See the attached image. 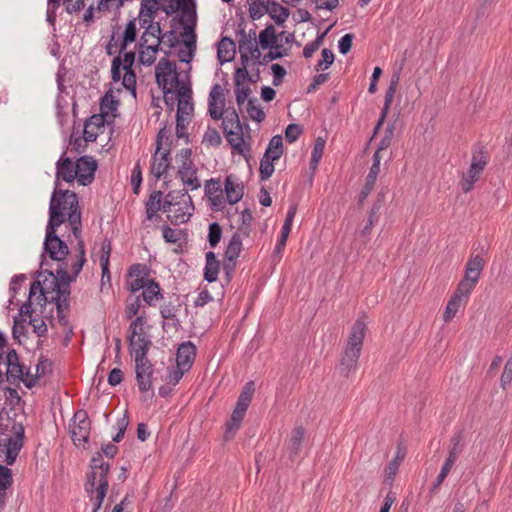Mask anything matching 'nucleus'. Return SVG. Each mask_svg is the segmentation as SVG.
<instances>
[{
  "label": "nucleus",
  "mask_w": 512,
  "mask_h": 512,
  "mask_svg": "<svg viewBox=\"0 0 512 512\" xmlns=\"http://www.w3.org/2000/svg\"><path fill=\"white\" fill-rule=\"evenodd\" d=\"M62 274L60 268L57 270V275L51 271H44L38 275V280L34 281L29 290V298L26 303L20 307V314L29 318V324L33 328V332L38 337H43L47 334L48 328L45 320L39 318L36 310L32 308L34 298L43 299L45 304H54L57 310V319L60 325L66 326L68 324V313L70 310V285L73 281L67 283V295L62 294Z\"/></svg>",
  "instance_id": "nucleus-1"
},
{
  "label": "nucleus",
  "mask_w": 512,
  "mask_h": 512,
  "mask_svg": "<svg viewBox=\"0 0 512 512\" xmlns=\"http://www.w3.org/2000/svg\"><path fill=\"white\" fill-rule=\"evenodd\" d=\"M66 222L75 239L78 240V255L71 264L73 272L71 275L67 273L66 268L60 267L63 282L62 287H64L62 294L64 295H67V283L69 281H76L77 276L86 262L85 245L82 239L81 210L76 193L70 190L55 188L49 203V219L47 224L60 227Z\"/></svg>",
  "instance_id": "nucleus-2"
},
{
  "label": "nucleus",
  "mask_w": 512,
  "mask_h": 512,
  "mask_svg": "<svg viewBox=\"0 0 512 512\" xmlns=\"http://www.w3.org/2000/svg\"><path fill=\"white\" fill-rule=\"evenodd\" d=\"M366 330L367 326L363 319H357L351 328L338 366L339 373L346 378L355 373L358 368Z\"/></svg>",
  "instance_id": "nucleus-3"
},
{
  "label": "nucleus",
  "mask_w": 512,
  "mask_h": 512,
  "mask_svg": "<svg viewBox=\"0 0 512 512\" xmlns=\"http://www.w3.org/2000/svg\"><path fill=\"white\" fill-rule=\"evenodd\" d=\"M109 463L103 461L101 453H97L91 460V472L87 476L85 491L94 503L92 512H98L108 490Z\"/></svg>",
  "instance_id": "nucleus-4"
},
{
  "label": "nucleus",
  "mask_w": 512,
  "mask_h": 512,
  "mask_svg": "<svg viewBox=\"0 0 512 512\" xmlns=\"http://www.w3.org/2000/svg\"><path fill=\"white\" fill-rule=\"evenodd\" d=\"M188 191V189L172 190L165 196L162 210L168 213L171 222L183 224L190 220L194 205Z\"/></svg>",
  "instance_id": "nucleus-5"
},
{
  "label": "nucleus",
  "mask_w": 512,
  "mask_h": 512,
  "mask_svg": "<svg viewBox=\"0 0 512 512\" xmlns=\"http://www.w3.org/2000/svg\"><path fill=\"white\" fill-rule=\"evenodd\" d=\"M58 228V226H51V224H47L44 241V251L46 254H48L50 259L60 263L56 271L60 267H64L66 268L67 273L71 275L73 273L71 269V264L75 261L78 253L74 257H71L70 259L65 261L69 254V248L66 242L57 235Z\"/></svg>",
  "instance_id": "nucleus-6"
},
{
  "label": "nucleus",
  "mask_w": 512,
  "mask_h": 512,
  "mask_svg": "<svg viewBox=\"0 0 512 512\" xmlns=\"http://www.w3.org/2000/svg\"><path fill=\"white\" fill-rule=\"evenodd\" d=\"M135 61V52H125L123 57L117 56L111 65L112 80L118 82L122 78V85L136 96V75L132 69Z\"/></svg>",
  "instance_id": "nucleus-7"
},
{
  "label": "nucleus",
  "mask_w": 512,
  "mask_h": 512,
  "mask_svg": "<svg viewBox=\"0 0 512 512\" xmlns=\"http://www.w3.org/2000/svg\"><path fill=\"white\" fill-rule=\"evenodd\" d=\"M176 160L179 163L177 177L188 190H197L201 187L200 179L197 176V168L192 160V151L189 148L181 149Z\"/></svg>",
  "instance_id": "nucleus-8"
},
{
  "label": "nucleus",
  "mask_w": 512,
  "mask_h": 512,
  "mask_svg": "<svg viewBox=\"0 0 512 512\" xmlns=\"http://www.w3.org/2000/svg\"><path fill=\"white\" fill-rule=\"evenodd\" d=\"M164 140H169V132L162 128L156 138V150L152 156L151 174L159 180L168 170L171 164L170 149L164 147Z\"/></svg>",
  "instance_id": "nucleus-9"
},
{
  "label": "nucleus",
  "mask_w": 512,
  "mask_h": 512,
  "mask_svg": "<svg viewBox=\"0 0 512 512\" xmlns=\"http://www.w3.org/2000/svg\"><path fill=\"white\" fill-rule=\"evenodd\" d=\"M155 77L157 84L162 89H171L182 85H188L179 79L176 64L167 58L159 60L155 68Z\"/></svg>",
  "instance_id": "nucleus-10"
},
{
  "label": "nucleus",
  "mask_w": 512,
  "mask_h": 512,
  "mask_svg": "<svg viewBox=\"0 0 512 512\" xmlns=\"http://www.w3.org/2000/svg\"><path fill=\"white\" fill-rule=\"evenodd\" d=\"M139 21L141 27L145 28V30L141 35L138 45L160 48L161 28L158 22L153 21V15L144 14L143 9H141Z\"/></svg>",
  "instance_id": "nucleus-11"
},
{
  "label": "nucleus",
  "mask_w": 512,
  "mask_h": 512,
  "mask_svg": "<svg viewBox=\"0 0 512 512\" xmlns=\"http://www.w3.org/2000/svg\"><path fill=\"white\" fill-rule=\"evenodd\" d=\"M91 422L85 410L75 412L72 423L70 424V433L72 441L77 446H84L89 439Z\"/></svg>",
  "instance_id": "nucleus-12"
},
{
  "label": "nucleus",
  "mask_w": 512,
  "mask_h": 512,
  "mask_svg": "<svg viewBox=\"0 0 512 512\" xmlns=\"http://www.w3.org/2000/svg\"><path fill=\"white\" fill-rule=\"evenodd\" d=\"M487 165L486 156L482 152L473 154L468 171L463 174L461 187L465 193L471 191L474 184L479 180L481 173Z\"/></svg>",
  "instance_id": "nucleus-13"
},
{
  "label": "nucleus",
  "mask_w": 512,
  "mask_h": 512,
  "mask_svg": "<svg viewBox=\"0 0 512 512\" xmlns=\"http://www.w3.org/2000/svg\"><path fill=\"white\" fill-rule=\"evenodd\" d=\"M135 372L136 380L141 392H147L152 387V375L154 372L153 365L148 359L147 355H135Z\"/></svg>",
  "instance_id": "nucleus-14"
},
{
  "label": "nucleus",
  "mask_w": 512,
  "mask_h": 512,
  "mask_svg": "<svg viewBox=\"0 0 512 512\" xmlns=\"http://www.w3.org/2000/svg\"><path fill=\"white\" fill-rule=\"evenodd\" d=\"M225 109V88L215 83L210 90L208 97V113L214 120H220Z\"/></svg>",
  "instance_id": "nucleus-15"
},
{
  "label": "nucleus",
  "mask_w": 512,
  "mask_h": 512,
  "mask_svg": "<svg viewBox=\"0 0 512 512\" xmlns=\"http://www.w3.org/2000/svg\"><path fill=\"white\" fill-rule=\"evenodd\" d=\"M204 190L213 211H221L225 208L224 188L220 179L207 180Z\"/></svg>",
  "instance_id": "nucleus-16"
},
{
  "label": "nucleus",
  "mask_w": 512,
  "mask_h": 512,
  "mask_svg": "<svg viewBox=\"0 0 512 512\" xmlns=\"http://www.w3.org/2000/svg\"><path fill=\"white\" fill-rule=\"evenodd\" d=\"M152 279L149 278L147 267L143 264H134L129 268L127 289L132 292H138L145 287Z\"/></svg>",
  "instance_id": "nucleus-17"
},
{
  "label": "nucleus",
  "mask_w": 512,
  "mask_h": 512,
  "mask_svg": "<svg viewBox=\"0 0 512 512\" xmlns=\"http://www.w3.org/2000/svg\"><path fill=\"white\" fill-rule=\"evenodd\" d=\"M76 170L78 182L83 185H89L94 180L97 162L89 156H82L76 162Z\"/></svg>",
  "instance_id": "nucleus-18"
},
{
  "label": "nucleus",
  "mask_w": 512,
  "mask_h": 512,
  "mask_svg": "<svg viewBox=\"0 0 512 512\" xmlns=\"http://www.w3.org/2000/svg\"><path fill=\"white\" fill-rule=\"evenodd\" d=\"M244 195V186L240 179L233 174L228 175L224 181L225 205L238 203Z\"/></svg>",
  "instance_id": "nucleus-19"
},
{
  "label": "nucleus",
  "mask_w": 512,
  "mask_h": 512,
  "mask_svg": "<svg viewBox=\"0 0 512 512\" xmlns=\"http://www.w3.org/2000/svg\"><path fill=\"white\" fill-rule=\"evenodd\" d=\"M259 44L256 40V32L253 31V36H247L245 31H241V39L239 40V51L243 62L249 60V58L258 59L261 55L259 50Z\"/></svg>",
  "instance_id": "nucleus-20"
},
{
  "label": "nucleus",
  "mask_w": 512,
  "mask_h": 512,
  "mask_svg": "<svg viewBox=\"0 0 512 512\" xmlns=\"http://www.w3.org/2000/svg\"><path fill=\"white\" fill-rule=\"evenodd\" d=\"M180 22L184 26V35L192 36L194 33V29L196 26V11H195V3L193 0H187L185 3L181 5L179 9Z\"/></svg>",
  "instance_id": "nucleus-21"
},
{
  "label": "nucleus",
  "mask_w": 512,
  "mask_h": 512,
  "mask_svg": "<svg viewBox=\"0 0 512 512\" xmlns=\"http://www.w3.org/2000/svg\"><path fill=\"white\" fill-rule=\"evenodd\" d=\"M196 351V346L191 341L180 344L176 353V365L189 371L195 361Z\"/></svg>",
  "instance_id": "nucleus-22"
},
{
  "label": "nucleus",
  "mask_w": 512,
  "mask_h": 512,
  "mask_svg": "<svg viewBox=\"0 0 512 512\" xmlns=\"http://www.w3.org/2000/svg\"><path fill=\"white\" fill-rule=\"evenodd\" d=\"M4 362L6 364V380L10 384H15L17 379L22 376L24 365L20 363L19 356L14 349L7 352Z\"/></svg>",
  "instance_id": "nucleus-23"
},
{
  "label": "nucleus",
  "mask_w": 512,
  "mask_h": 512,
  "mask_svg": "<svg viewBox=\"0 0 512 512\" xmlns=\"http://www.w3.org/2000/svg\"><path fill=\"white\" fill-rule=\"evenodd\" d=\"M104 117L103 115H92L86 120L83 129V140L85 142H94L97 137L104 132Z\"/></svg>",
  "instance_id": "nucleus-24"
},
{
  "label": "nucleus",
  "mask_w": 512,
  "mask_h": 512,
  "mask_svg": "<svg viewBox=\"0 0 512 512\" xmlns=\"http://www.w3.org/2000/svg\"><path fill=\"white\" fill-rule=\"evenodd\" d=\"M75 163L64 154L59 158L56 163V184L61 179L67 183H72L77 177V170Z\"/></svg>",
  "instance_id": "nucleus-25"
},
{
  "label": "nucleus",
  "mask_w": 512,
  "mask_h": 512,
  "mask_svg": "<svg viewBox=\"0 0 512 512\" xmlns=\"http://www.w3.org/2000/svg\"><path fill=\"white\" fill-rule=\"evenodd\" d=\"M191 94L192 91L189 85L180 86V92H178L176 117L188 119L192 114L194 107Z\"/></svg>",
  "instance_id": "nucleus-26"
},
{
  "label": "nucleus",
  "mask_w": 512,
  "mask_h": 512,
  "mask_svg": "<svg viewBox=\"0 0 512 512\" xmlns=\"http://www.w3.org/2000/svg\"><path fill=\"white\" fill-rule=\"evenodd\" d=\"M242 250V239L239 233H234L230 238L225 251V263L224 269L233 270L235 267V261L239 257Z\"/></svg>",
  "instance_id": "nucleus-27"
},
{
  "label": "nucleus",
  "mask_w": 512,
  "mask_h": 512,
  "mask_svg": "<svg viewBox=\"0 0 512 512\" xmlns=\"http://www.w3.org/2000/svg\"><path fill=\"white\" fill-rule=\"evenodd\" d=\"M248 73L245 69L238 68L235 73V97L237 105L242 106L251 93L249 84L246 81Z\"/></svg>",
  "instance_id": "nucleus-28"
},
{
  "label": "nucleus",
  "mask_w": 512,
  "mask_h": 512,
  "mask_svg": "<svg viewBox=\"0 0 512 512\" xmlns=\"http://www.w3.org/2000/svg\"><path fill=\"white\" fill-rule=\"evenodd\" d=\"M399 79H400V77L398 74H394L391 77L389 87L387 88L386 93H385L384 106L382 108V112L379 117V120L374 128V133H377V131L383 125V123L387 117V114H388L391 104L393 102V98H394V95H395V92H396V89H397V86L399 83Z\"/></svg>",
  "instance_id": "nucleus-29"
},
{
  "label": "nucleus",
  "mask_w": 512,
  "mask_h": 512,
  "mask_svg": "<svg viewBox=\"0 0 512 512\" xmlns=\"http://www.w3.org/2000/svg\"><path fill=\"white\" fill-rule=\"evenodd\" d=\"M112 251V244L111 241L107 238L103 240L101 243L100 248V255H99V262L102 270V286H104L106 283L111 282V274L109 270V259Z\"/></svg>",
  "instance_id": "nucleus-30"
},
{
  "label": "nucleus",
  "mask_w": 512,
  "mask_h": 512,
  "mask_svg": "<svg viewBox=\"0 0 512 512\" xmlns=\"http://www.w3.org/2000/svg\"><path fill=\"white\" fill-rule=\"evenodd\" d=\"M483 268L484 259L480 255L471 257L466 263L465 276L463 279L476 285L480 279Z\"/></svg>",
  "instance_id": "nucleus-31"
},
{
  "label": "nucleus",
  "mask_w": 512,
  "mask_h": 512,
  "mask_svg": "<svg viewBox=\"0 0 512 512\" xmlns=\"http://www.w3.org/2000/svg\"><path fill=\"white\" fill-rule=\"evenodd\" d=\"M462 436L460 433L455 434L451 439V448L449 449L448 456L442 465V469L450 472L456 461L458 460L460 454L463 451Z\"/></svg>",
  "instance_id": "nucleus-32"
},
{
  "label": "nucleus",
  "mask_w": 512,
  "mask_h": 512,
  "mask_svg": "<svg viewBox=\"0 0 512 512\" xmlns=\"http://www.w3.org/2000/svg\"><path fill=\"white\" fill-rule=\"evenodd\" d=\"M0 391L4 395V403H1V407H6L7 411L16 410L18 413H22L21 397L15 388L11 387H0Z\"/></svg>",
  "instance_id": "nucleus-33"
},
{
  "label": "nucleus",
  "mask_w": 512,
  "mask_h": 512,
  "mask_svg": "<svg viewBox=\"0 0 512 512\" xmlns=\"http://www.w3.org/2000/svg\"><path fill=\"white\" fill-rule=\"evenodd\" d=\"M141 290H143L141 296L149 306H155L156 303L163 297L159 283L155 280L148 282V284Z\"/></svg>",
  "instance_id": "nucleus-34"
},
{
  "label": "nucleus",
  "mask_w": 512,
  "mask_h": 512,
  "mask_svg": "<svg viewBox=\"0 0 512 512\" xmlns=\"http://www.w3.org/2000/svg\"><path fill=\"white\" fill-rule=\"evenodd\" d=\"M235 56V43L228 37H224L218 43L217 57L220 63L229 62Z\"/></svg>",
  "instance_id": "nucleus-35"
},
{
  "label": "nucleus",
  "mask_w": 512,
  "mask_h": 512,
  "mask_svg": "<svg viewBox=\"0 0 512 512\" xmlns=\"http://www.w3.org/2000/svg\"><path fill=\"white\" fill-rule=\"evenodd\" d=\"M129 345L131 348V354L135 355H147L151 341L148 338L146 333L141 334V336H129Z\"/></svg>",
  "instance_id": "nucleus-36"
},
{
  "label": "nucleus",
  "mask_w": 512,
  "mask_h": 512,
  "mask_svg": "<svg viewBox=\"0 0 512 512\" xmlns=\"http://www.w3.org/2000/svg\"><path fill=\"white\" fill-rule=\"evenodd\" d=\"M137 37V26H136V19L130 20L124 29V32L121 37L118 38L119 40V53H122L127 46L134 42Z\"/></svg>",
  "instance_id": "nucleus-37"
},
{
  "label": "nucleus",
  "mask_w": 512,
  "mask_h": 512,
  "mask_svg": "<svg viewBox=\"0 0 512 512\" xmlns=\"http://www.w3.org/2000/svg\"><path fill=\"white\" fill-rule=\"evenodd\" d=\"M0 462V507H4L7 498V489L12 484L11 470Z\"/></svg>",
  "instance_id": "nucleus-38"
},
{
  "label": "nucleus",
  "mask_w": 512,
  "mask_h": 512,
  "mask_svg": "<svg viewBox=\"0 0 512 512\" xmlns=\"http://www.w3.org/2000/svg\"><path fill=\"white\" fill-rule=\"evenodd\" d=\"M221 119L223 132L237 129L239 130L242 128L239 115L234 108L224 109V114Z\"/></svg>",
  "instance_id": "nucleus-39"
},
{
  "label": "nucleus",
  "mask_w": 512,
  "mask_h": 512,
  "mask_svg": "<svg viewBox=\"0 0 512 512\" xmlns=\"http://www.w3.org/2000/svg\"><path fill=\"white\" fill-rule=\"evenodd\" d=\"M228 143L231 147L237 151L239 154H244L247 150L244 138H243V130L242 128L237 130H230L224 132Z\"/></svg>",
  "instance_id": "nucleus-40"
},
{
  "label": "nucleus",
  "mask_w": 512,
  "mask_h": 512,
  "mask_svg": "<svg viewBox=\"0 0 512 512\" xmlns=\"http://www.w3.org/2000/svg\"><path fill=\"white\" fill-rule=\"evenodd\" d=\"M305 430L303 427H296L289 438L288 449L290 457L297 456L301 450L302 442L304 439Z\"/></svg>",
  "instance_id": "nucleus-41"
},
{
  "label": "nucleus",
  "mask_w": 512,
  "mask_h": 512,
  "mask_svg": "<svg viewBox=\"0 0 512 512\" xmlns=\"http://www.w3.org/2000/svg\"><path fill=\"white\" fill-rule=\"evenodd\" d=\"M246 411L240 410L238 408H234L231 419L227 423L226 431H225V440H229L233 437L235 432L239 429L241 422L245 416Z\"/></svg>",
  "instance_id": "nucleus-42"
},
{
  "label": "nucleus",
  "mask_w": 512,
  "mask_h": 512,
  "mask_svg": "<svg viewBox=\"0 0 512 512\" xmlns=\"http://www.w3.org/2000/svg\"><path fill=\"white\" fill-rule=\"evenodd\" d=\"M276 24H283L289 17V9L280 5L276 1H271L266 12Z\"/></svg>",
  "instance_id": "nucleus-43"
},
{
  "label": "nucleus",
  "mask_w": 512,
  "mask_h": 512,
  "mask_svg": "<svg viewBox=\"0 0 512 512\" xmlns=\"http://www.w3.org/2000/svg\"><path fill=\"white\" fill-rule=\"evenodd\" d=\"M254 391H255L254 382L253 381L247 382L238 397L235 408L247 411V409L252 401Z\"/></svg>",
  "instance_id": "nucleus-44"
},
{
  "label": "nucleus",
  "mask_w": 512,
  "mask_h": 512,
  "mask_svg": "<svg viewBox=\"0 0 512 512\" xmlns=\"http://www.w3.org/2000/svg\"><path fill=\"white\" fill-rule=\"evenodd\" d=\"M162 196H163V193L161 191H154L150 195V197L145 205L147 219H149V220L153 219V217L155 216L157 211L162 209V205H163Z\"/></svg>",
  "instance_id": "nucleus-45"
},
{
  "label": "nucleus",
  "mask_w": 512,
  "mask_h": 512,
  "mask_svg": "<svg viewBox=\"0 0 512 512\" xmlns=\"http://www.w3.org/2000/svg\"><path fill=\"white\" fill-rule=\"evenodd\" d=\"M184 42L185 49L179 50L178 57L181 62L190 63L194 57L196 49V35L192 34V36H186Z\"/></svg>",
  "instance_id": "nucleus-46"
},
{
  "label": "nucleus",
  "mask_w": 512,
  "mask_h": 512,
  "mask_svg": "<svg viewBox=\"0 0 512 512\" xmlns=\"http://www.w3.org/2000/svg\"><path fill=\"white\" fill-rule=\"evenodd\" d=\"M379 173H380V169H377V167H375V168L370 167L369 173L367 174L366 179H365V184H364V186L360 192V195H359L360 202H363L368 197V195L372 192V190L374 189V186H375V183H376Z\"/></svg>",
  "instance_id": "nucleus-47"
},
{
  "label": "nucleus",
  "mask_w": 512,
  "mask_h": 512,
  "mask_svg": "<svg viewBox=\"0 0 512 512\" xmlns=\"http://www.w3.org/2000/svg\"><path fill=\"white\" fill-rule=\"evenodd\" d=\"M283 154V139L280 135H275L271 138L264 156L278 160Z\"/></svg>",
  "instance_id": "nucleus-48"
},
{
  "label": "nucleus",
  "mask_w": 512,
  "mask_h": 512,
  "mask_svg": "<svg viewBox=\"0 0 512 512\" xmlns=\"http://www.w3.org/2000/svg\"><path fill=\"white\" fill-rule=\"evenodd\" d=\"M271 0H248L249 15L253 20L266 14Z\"/></svg>",
  "instance_id": "nucleus-49"
},
{
  "label": "nucleus",
  "mask_w": 512,
  "mask_h": 512,
  "mask_svg": "<svg viewBox=\"0 0 512 512\" xmlns=\"http://www.w3.org/2000/svg\"><path fill=\"white\" fill-rule=\"evenodd\" d=\"M159 50L160 48L157 47L138 45L139 62L144 66H151L155 62Z\"/></svg>",
  "instance_id": "nucleus-50"
},
{
  "label": "nucleus",
  "mask_w": 512,
  "mask_h": 512,
  "mask_svg": "<svg viewBox=\"0 0 512 512\" xmlns=\"http://www.w3.org/2000/svg\"><path fill=\"white\" fill-rule=\"evenodd\" d=\"M276 40L275 29L269 25L260 32L258 44L265 50L275 47Z\"/></svg>",
  "instance_id": "nucleus-51"
},
{
  "label": "nucleus",
  "mask_w": 512,
  "mask_h": 512,
  "mask_svg": "<svg viewBox=\"0 0 512 512\" xmlns=\"http://www.w3.org/2000/svg\"><path fill=\"white\" fill-rule=\"evenodd\" d=\"M465 304V302L459 300L454 296H451L443 313L444 322L449 323L450 321H452V319L456 316L459 309L463 307Z\"/></svg>",
  "instance_id": "nucleus-52"
},
{
  "label": "nucleus",
  "mask_w": 512,
  "mask_h": 512,
  "mask_svg": "<svg viewBox=\"0 0 512 512\" xmlns=\"http://www.w3.org/2000/svg\"><path fill=\"white\" fill-rule=\"evenodd\" d=\"M246 110L249 118L258 123L264 121L266 117L265 112L258 104V100L256 98L248 99Z\"/></svg>",
  "instance_id": "nucleus-53"
},
{
  "label": "nucleus",
  "mask_w": 512,
  "mask_h": 512,
  "mask_svg": "<svg viewBox=\"0 0 512 512\" xmlns=\"http://www.w3.org/2000/svg\"><path fill=\"white\" fill-rule=\"evenodd\" d=\"M475 286L476 285L472 284V282L462 279L452 296L466 303Z\"/></svg>",
  "instance_id": "nucleus-54"
},
{
  "label": "nucleus",
  "mask_w": 512,
  "mask_h": 512,
  "mask_svg": "<svg viewBox=\"0 0 512 512\" xmlns=\"http://www.w3.org/2000/svg\"><path fill=\"white\" fill-rule=\"evenodd\" d=\"M324 147H325V140L320 137L317 138L314 143L312 154H311V160H310V168L311 169L315 170L317 168V166L323 156Z\"/></svg>",
  "instance_id": "nucleus-55"
},
{
  "label": "nucleus",
  "mask_w": 512,
  "mask_h": 512,
  "mask_svg": "<svg viewBox=\"0 0 512 512\" xmlns=\"http://www.w3.org/2000/svg\"><path fill=\"white\" fill-rule=\"evenodd\" d=\"M274 161L275 159H270L266 156H263V158L260 161V167H259V175L260 179L262 181L268 180L273 172H274Z\"/></svg>",
  "instance_id": "nucleus-56"
},
{
  "label": "nucleus",
  "mask_w": 512,
  "mask_h": 512,
  "mask_svg": "<svg viewBox=\"0 0 512 512\" xmlns=\"http://www.w3.org/2000/svg\"><path fill=\"white\" fill-rule=\"evenodd\" d=\"M222 138L217 129L208 127L202 139V143L209 147H217L221 144Z\"/></svg>",
  "instance_id": "nucleus-57"
},
{
  "label": "nucleus",
  "mask_w": 512,
  "mask_h": 512,
  "mask_svg": "<svg viewBox=\"0 0 512 512\" xmlns=\"http://www.w3.org/2000/svg\"><path fill=\"white\" fill-rule=\"evenodd\" d=\"M119 102L111 92H107L101 99V111L105 114H113L118 108Z\"/></svg>",
  "instance_id": "nucleus-58"
},
{
  "label": "nucleus",
  "mask_w": 512,
  "mask_h": 512,
  "mask_svg": "<svg viewBox=\"0 0 512 512\" xmlns=\"http://www.w3.org/2000/svg\"><path fill=\"white\" fill-rule=\"evenodd\" d=\"M221 226L214 222L209 225L208 241L211 247H215L221 240Z\"/></svg>",
  "instance_id": "nucleus-59"
},
{
  "label": "nucleus",
  "mask_w": 512,
  "mask_h": 512,
  "mask_svg": "<svg viewBox=\"0 0 512 512\" xmlns=\"http://www.w3.org/2000/svg\"><path fill=\"white\" fill-rule=\"evenodd\" d=\"M145 323L146 321L144 316L136 317L129 326V336H141V334L145 333Z\"/></svg>",
  "instance_id": "nucleus-60"
},
{
  "label": "nucleus",
  "mask_w": 512,
  "mask_h": 512,
  "mask_svg": "<svg viewBox=\"0 0 512 512\" xmlns=\"http://www.w3.org/2000/svg\"><path fill=\"white\" fill-rule=\"evenodd\" d=\"M322 59L318 61L316 70L327 69L334 62V53L330 49H323L321 52Z\"/></svg>",
  "instance_id": "nucleus-61"
},
{
  "label": "nucleus",
  "mask_w": 512,
  "mask_h": 512,
  "mask_svg": "<svg viewBox=\"0 0 512 512\" xmlns=\"http://www.w3.org/2000/svg\"><path fill=\"white\" fill-rule=\"evenodd\" d=\"M219 273V262H208L204 268V279L208 282L216 281Z\"/></svg>",
  "instance_id": "nucleus-62"
},
{
  "label": "nucleus",
  "mask_w": 512,
  "mask_h": 512,
  "mask_svg": "<svg viewBox=\"0 0 512 512\" xmlns=\"http://www.w3.org/2000/svg\"><path fill=\"white\" fill-rule=\"evenodd\" d=\"M181 231L169 226L162 227V236L167 243L175 244L180 240Z\"/></svg>",
  "instance_id": "nucleus-63"
},
{
  "label": "nucleus",
  "mask_w": 512,
  "mask_h": 512,
  "mask_svg": "<svg viewBox=\"0 0 512 512\" xmlns=\"http://www.w3.org/2000/svg\"><path fill=\"white\" fill-rule=\"evenodd\" d=\"M500 382L503 389H506L512 382V357H510L505 364Z\"/></svg>",
  "instance_id": "nucleus-64"
}]
</instances>
